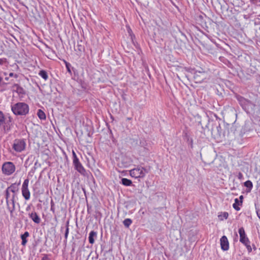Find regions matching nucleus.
Segmentation results:
<instances>
[{"label": "nucleus", "mask_w": 260, "mask_h": 260, "mask_svg": "<svg viewBox=\"0 0 260 260\" xmlns=\"http://www.w3.org/2000/svg\"><path fill=\"white\" fill-rule=\"evenodd\" d=\"M11 110L15 115L24 116L28 113L29 109L27 104L19 102L11 105Z\"/></svg>", "instance_id": "obj_1"}, {"label": "nucleus", "mask_w": 260, "mask_h": 260, "mask_svg": "<svg viewBox=\"0 0 260 260\" xmlns=\"http://www.w3.org/2000/svg\"><path fill=\"white\" fill-rule=\"evenodd\" d=\"M12 125V118L10 116H5L2 111H0V128L5 133L11 129Z\"/></svg>", "instance_id": "obj_2"}, {"label": "nucleus", "mask_w": 260, "mask_h": 260, "mask_svg": "<svg viewBox=\"0 0 260 260\" xmlns=\"http://www.w3.org/2000/svg\"><path fill=\"white\" fill-rule=\"evenodd\" d=\"M2 170L4 174L9 176L15 172V166L12 162L7 161L3 164Z\"/></svg>", "instance_id": "obj_3"}, {"label": "nucleus", "mask_w": 260, "mask_h": 260, "mask_svg": "<svg viewBox=\"0 0 260 260\" xmlns=\"http://www.w3.org/2000/svg\"><path fill=\"white\" fill-rule=\"evenodd\" d=\"M208 74L202 69L200 71H195L193 72V78L196 83H201L207 78Z\"/></svg>", "instance_id": "obj_4"}, {"label": "nucleus", "mask_w": 260, "mask_h": 260, "mask_svg": "<svg viewBox=\"0 0 260 260\" xmlns=\"http://www.w3.org/2000/svg\"><path fill=\"white\" fill-rule=\"evenodd\" d=\"M146 172V169L144 168L138 167L130 170L129 174L132 177L136 178H143L145 176Z\"/></svg>", "instance_id": "obj_5"}, {"label": "nucleus", "mask_w": 260, "mask_h": 260, "mask_svg": "<svg viewBox=\"0 0 260 260\" xmlns=\"http://www.w3.org/2000/svg\"><path fill=\"white\" fill-rule=\"evenodd\" d=\"M239 233L240 235V241L247 247L249 251H250L251 248L249 245L250 242L246 236L244 229L243 227L239 229Z\"/></svg>", "instance_id": "obj_6"}, {"label": "nucleus", "mask_w": 260, "mask_h": 260, "mask_svg": "<svg viewBox=\"0 0 260 260\" xmlns=\"http://www.w3.org/2000/svg\"><path fill=\"white\" fill-rule=\"evenodd\" d=\"M26 144L24 140L18 139L14 141L13 148L17 152H21L25 148Z\"/></svg>", "instance_id": "obj_7"}, {"label": "nucleus", "mask_w": 260, "mask_h": 260, "mask_svg": "<svg viewBox=\"0 0 260 260\" xmlns=\"http://www.w3.org/2000/svg\"><path fill=\"white\" fill-rule=\"evenodd\" d=\"M28 179H25L24 181L22 186V194L23 197L26 200H29L30 196V193L28 188Z\"/></svg>", "instance_id": "obj_8"}, {"label": "nucleus", "mask_w": 260, "mask_h": 260, "mask_svg": "<svg viewBox=\"0 0 260 260\" xmlns=\"http://www.w3.org/2000/svg\"><path fill=\"white\" fill-rule=\"evenodd\" d=\"M73 162L75 169L80 174L84 175L86 173V171L82 166V164L80 162L79 159H76V160H73Z\"/></svg>", "instance_id": "obj_9"}, {"label": "nucleus", "mask_w": 260, "mask_h": 260, "mask_svg": "<svg viewBox=\"0 0 260 260\" xmlns=\"http://www.w3.org/2000/svg\"><path fill=\"white\" fill-rule=\"evenodd\" d=\"M220 245L221 249L223 250H227L229 248V244L228 239L225 236H223L220 239Z\"/></svg>", "instance_id": "obj_10"}, {"label": "nucleus", "mask_w": 260, "mask_h": 260, "mask_svg": "<svg viewBox=\"0 0 260 260\" xmlns=\"http://www.w3.org/2000/svg\"><path fill=\"white\" fill-rule=\"evenodd\" d=\"M6 203L7 208L12 215L15 209V201H13V200H7Z\"/></svg>", "instance_id": "obj_11"}, {"label": "nucleus", "mask_w": 260, "mask_h": 260, "mask_svg": "<svg viewBox=\"0 0 260 260\" xmlns=\"http://www.w3.org/2000/svg\"><path fill=\"white\" fill-rule=\"evenodd\" d=\"M29 217L36 223H39L41 222V219L36 212H32L29 213Z\"/></svg>", "instance_id": "obj_12"}, {"label": "nucleus", "mask_w": 260, "mask_h": 260, "mask_svg": "<svg viewBox=\"0 0 260 260\" xmlns=\"http://www.w3.org/2000/svg\"><path fill=\"white\" fill-rule=\"evenodd\" d=\"M237 100L242 107H246L250 103V101L242 96H238Z\"/></svg>", "instance_id": "obj_13"}, {"label": "nucleus", "mask_w": 260, "mask_h": 260, "mask_svg": "<svg viewBox=\"0 0 260 260\" xmlns=\"http://www.w3.org/2000/svg\"><path fill=\"white\" fill-rule=\"evenodd\" d=\"M217 132V137L219 138H225V136L224 133H222L221 127L220 124H218L216 126V129L214 131V133H215Z\"/></svg>", "instance_id": "obj_14"}, {"label": "nucleus", "mask_w": 260, "mask_h": 260, "mask_svg": "<svg viewBox=\"0 0 260 260\" xmlns=\"http://www.w3.org/2000/svg\"><path fill=\"white\" fill-rule=\"evenodd\" d=\"M13 88L18 94H24L25 93L24 89L17 84H15L13 86Z\"/></svg>", "instance_id": "obj_15"}, {"label": "nucleus", "mask_w": 260, "mask_h": 260, "mask_svg": "<svg viewBox=\"0 0 260 260\" xmlns=\"http://www.w3.org/2000/svg\"><path fill=\"white\" fill-rule=\"evenodd\" d=\"M7 189L10 192L14 193H16V192L18 191V188L15 184H12L9 187H8Z\"/></svg>", "instance_id": "obj_16"}, {"label": "nucleus", "mask_w": 260, "mask_h": 260, "mask_svg": "<svg viewBox=\"0 0 260 260\" xmlns=\"http://www.w3.org/2000/svg\"><path fill=\"white\" fill-rule=\"evenodd\" d=\"M97 235L96 232L92 231L90 232L89 236V242L90 244H93L94 242V237H96Z\"/></svg>", "instance_id": "obj_17"}, {"label": "nucleus", "mask_w": 260, "mask_h": 260, "mask_svg": "<svg viewBox=\"0 0 260 260\" xmlns=\"http://www.w3.org/2000/svg\"><path fill=\"white\" fill-rule=\"evenodd\" d=\"M69 233V221L68 220L67 221L66 224V231H65V233H64V238H65L64 242H66L67 241Z\"/></svg>", "instance_id": "obj_18"}, {"label": "nucleus", "mask_w": 260, "mask_h": 260, "mask_svg": "<svg viewBox=\"0 0 260 260\" xmlns=\"http://www.w3.org/2000/svg\"><path fill=\"white\" fill-rule=\"evenodd\" d=\"M37 115L40 119L44 120L46 118L45 113L41 109L38 111Z\"/></svg>", "instance_id": "obj_19"}, {"label": "nucleus", "mask_w": 260, "mask_h": 260, "mask_svg": "<svg viewBox=\"0 0 260 260\" xmlns=\"http://www.w3.org/2000/svg\"><path fill=\"white\" fill-rule=\"evenodd\" d=\"M121 183L125 186H130L132 184V181L127 178H122L121 179Z\"/></svg>", "instance_id": "obj_20"}, {"label": "nucleus", "mask_w": 260, "mask_h": 260, "mask_svg": "<svg viewBox=\"0 0 260 260\" xmlns=\"http://www.w3.org/2000/svg\"><path fill=\"white\" fill-rule=\"evenodd\" d=\"M39 75L45 80L48 78L47 73L44 70H41L39 73Z\"/></svg>", "instance_id": "obj_21"}, {"label": "nucleus", "mask_w": 260, "mask_h": 260, "mask_svg": "<svg viewBox=\"0 0 260 260\" xmlns=\"http://www.w3.org/2000/svg\"><path fill=\"white\" fill-rule=\"evenodd\" d=\"M244 186L248 189V191H250L253 187L252 183L250 180H247L246 182H245Z\"/></svg>", "instance_id": "obj_22"}, {"label": "nucleus", "mask_w": 260, "mask_h": 260, "mask_svg": "<svg viewBox=\"0 0 260 260\" xmlns=\"http://www.w3.org/2000/svg\"><path fill=\"white\" fill-rule=\"evenodd\" d=\"M240 205L239 201L238 199H235V203L233 204V208L237 211L240 210V208L239 207L238 205Z\"/></svg>", "instance_id": "obj_23"}, {"label": "nucleus", "mask_w": 260, "mask_h": 260, "mask_svg": "<svg viewBox=\"0 0 260 260\" xmlns=\"http://www.w3.org/2000/svg\"><path fill=\"white\" fill-rule=\"evenodd\" d=\"M82 42V41L77 42L76 50H78L79 52H82L84 50V47L81 44Z\"/></svg>", "instance_id": "obj_24"}, {"label": "nucleus", "mask_w": 260, "mask_h": 260, "mask_svg": "<svg viewBox=\"0 0 260 260\" xmlns=\"http://www.w3.org/2000/svg\"><path fill=\"white\" fill-rule=\"evenodd\" d=\"M229 216V214L228 212H224L223 213H221L220 214L218 215V217L220 220H222L223 219H227Z\"/></svg>", "instance_id": "obj_25"}, {"label": "nucleus", "mask_w": 260, "mask_h": 260, "mask_svg": "<svg viewBox=\"0 0 260 260\" xmlns=\"http://www.w3.org/2000/svg\"><path fill=\"white\" fill-rule=\"evenodd\" d=\"M123 223L126 228H128L132 223V220L129 218H126L124 220Z\"/></svg>", "instance_id": "obj_26"}, {"label": "nucleus", "mask_w": 260, "mask_h": 260, "mask_svg": "<svg viewBox=\"0 0 260 260\" xmlns=\"http://www.w3.org/2000/svg\"><path fill=\"white\" fill-rule=\"evenodd\" d=\"M21 238L22 239V242H21V244L23 246H25L27 241L26 240V238H25V237H23L21 235Z\"/></svg>", "instance_id": "obj_27"}, {"label": "nucleus", "mask_w": 260, "mask_h": 260, "mask_svg": "<svg viewBox=\"0 0 260 260\" xmlns=\"http://www.w3.org/2000/svg\"><path fill=\"white\" fill-rule=\"evenodd\" d=\"M159 30L160 31V34H162V35H167L168 33L167 30L163 29L162 28H160Z\"/></svg>", "instance_id": "obj_28"}, {"label": "nucleus", "mask_w": 260, "mask_h": 260, "mask_svg": "<svg viewBox=\"0 0 260 260\" xmlns=\"http://www.w3.org/2000/svg\"><path fill=\"white\" fill-rule=\"evenodd\" d=\"M10 191L9 190H8V189L7 188L6 190V200H9V198H10Z\"/></svg>", "instance_id": "obj_29"}, {"label": "nucleus", "mask_w": 260, "mask_h": 260, "mask_svg": "<svg viewBox=\"0 0 260 260\" xmlns=\"http://www.w3.org/2000/svg\"><path fill=\"white\" fill-rule=\"evenodd\" d=\"M41 167V164L38 163V161H37L34 165V169L36 170L37 168Z\"/></svg>", "instance_id": "obj_30"}, {"label": "nucleus", "mask_w": 260, "mask_h": 260, "mask_svg": "<svg viewBox=\"0 0 260 260\" xmlns=\"http://www.w3.org/2000/svg\"><path fill=\"white\" fill-rule=\"evenodd\" d=\"M9 77H14L15 78H17L18 77V75L16 74H14L13 73H10L9 74Z\"/></svg>", "instance_id": "obj_31"}, {"label": "nucleus", "mask_w": 260, "mask_h": 260, "mask_svg": "<svg viewBox=\"0 0 260 260\" xmlns=\"http://www.w3.org/2000/svg\"><path fill=\"white\" fill-rule=\"evenodd\" d=\"M73 160H76V159H78L75 152L73 151Z\"/></svg>", "instance_id": "obj_32"}, {"label": "nucleus", "mask_w": 260, "mask_h": 260, "mask_svg": "<svg viewBox=\"0 0 260 260\" xmlns=\"http://www.w3.org/2000/svg\"><path fill=\"white\" fill-rule=\"evenodd\" d=\"M29 234L28 232H25L23 234L21 235V236L25 238H27L29 236Z\"/></svg>", "instance_id": "obj_33"}, {"label": "nucleus", "mask_w": 260, "mask_h": 260, "mask_svg": "<svg viewBox=\"0 0 260 260\" xmlns=\"http://www.w3.org/2000/svg\"><path fill=\"white\" fill-rule=\"evenodd\" d=\"M29 234L28 232H25L23 234L21 235V236L25 238H27L29 236Z\"/></svg>", "instance_id": "obj_34"}, {"label": "nucleus", "mask_w": 260, "mask_h": 260, "mask_svg": "<svg viewBox=\"0 0 260 260\" xmlns=\"http://www.w3.org/2000/svg\"><path fill=\"white\" fill-rule=\"evenodd\" d=\"M41 260H49V258L47 255H45L42 257Z\"/></svg>", "instance_id": "obj_35"}, {"label": "nucleus", "mask_w": 260, "mask_h": 260, "mask_svg": "<svg viewBox=\"0 0 260 260\" xmlns=\"http://www.w3.org/2000/svg\"><path fill=\"white\" fill-rule=\"evenodd\" d=\"M16 193H13V194L12 196V198L10 200H13V201H15V198L16 197Z\"/></svg>", "instance_id": "obj_36"}, {"label": "nucleus", "mask_w": 260, "mask_h": 260, "mask_svg": "<svg viewBox=\"0 0 260 260\" xmlns=\"http://www.w3.org/2000/svg\"><path fill=\"white\" fill-rule=\"evenodd\" d=\"M256 213H257V216L259 217V218L260 219V210H257L256 211Z\"/></svg>", "instance_id": "obj_37"}, {"label": "nucleus", "mask_w": 260, "mask_h": 260, "mask_svg": "<svg viewBox=\"0 0 260 260\" xmlns=\"http://www.w3.org/2000/svg\"><path fill=\"white\" fill-rule=\"evenodd\" d=\"M242 176H243L242 174L241 173H240V172L239 173V174H238V178L239 179H241L242 177Z\"/></svg>", "instance_id": "obj_38"}, {"label": "nucleus", "mask_w": 260, "mask_h": 260, "mask_svg": "<svg viewBox=\"0 0 260 260\" xmlns=\"http://www.w3.org/2000/svg\"><path fill=\"white\" fill-rule=\"evenodd\" d=\"M127 28H128V31L130 34L132 32V30L129 28V27H127Z\"/></svg>", "instance_id": "obj_39"}, {"label": "nucleus", "mask_w": 260, "mask_h": 260, "mask_svg": "<svg viewBox=\"0 0 260 260\" xmlns=\"http://www.w3.org/2000/svg\"><path fill=\"white\" fill-rule=\"evenodd\" d=\"M243 199V196H241L240 197V199L241 200H242Z\"/></svg>", "instance_id": "obj_40"}, {"label": "nucleus", "mask_w": 260, "mask_h": 260, "mask_svg": "<svg viewBox=\"0 0 260 260\" xmlns=\"http://www.w3.org/2000/svg\"><path fill=\"white\" fill-rule=\"evenodd\" d=\"M5 80H6V81H8V80H9V78H8V77H6V78H5Z\"/></svg>", "instance_id": "obj_41"}, {"label": "nucleus", "mask_w": 260, "mask_h": 260, "mask_svg": "<svg viewBox=\"0 0 260 260\" xmlns=\"http://www.w3.org/2000/svg\"><path fill=\"white\" fill-rule=\"evenodd\" d=\"M67 67H68V66H67ZM67 68H68V69L69 72H71V71H70V69H69L68 67H67Z\"/></svg>", "instance_id": "obj_42"}, {"label": "nucleus", "mask_w": 260, "mask_h": 260, "mask_svg": "<svg viewBox=\"0 0 260 260\" xmlns=\"http://www.w3.org/2000/svg\"><path fill=\"white\" fill-rule=\"evenodd\" d=\"M250 1L254 2V1H256L257 0H250Z\"/></svg>", "instance_id": "obj_43"}, {"label": "nucleus", "mask_w": 260, "mask_h": 260, "mask_svg": "<svg viewBox=\"0 0 260 260\" xmlns=\"http://www.w3.org/2000/svg\"><path fill=\"white\" fill-rule=\"evenodd\" d=\"M63 229V227H61V231H62V229Z\"/></svg>", "instance_id": "obj_44"}, {"label": "nucleus", "mask_w": 260, "mask_h": 260, "mask_svg": "<svg viewBox=\"0 0 260 260\" xmlns=\"http://www.w3.org/2000/svg\"><path fill=\"white\" fill-rule=\"evenodd\" d=\"M243 260H248L247 258H244Z\"/></svg>", "instance_id": "obj_45"}, {"label": "nucleus", "mask_w": 260, "mask_h": 260, "mask_svg": "<svg viewBox=\"0 0 260 260\" xmlns=\"http://www.w3.org/2000/svg\"><path fill=\"white\" fill-rule=\"evenodd\" d=\"M103 1H104V0H102Z\"/></svg>", "instance_id": "obj_46"}]
</instances>
